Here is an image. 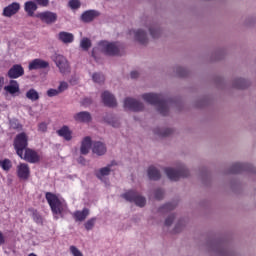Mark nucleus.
I'll return each instance as SVG.
<instances>
[{
  "label": "nucleus",
  "instance_id": "21",
  "mask_svg": "<svg viewBox=\"0 0 256 256\" xmlns=\"http://www.w3.org/2000/svg\"><path fill=\"white\" fill-rule=\"evenodd\" d=\"M74 119L79 123H90L92 118L91 113L83 111L75 114Z\"/></svg>",
  "mask_w": 256,
  "mask_h": 256
},
{
  "label": "nucleus",
  "instance_id": "34",
  "mask_svg": "<svg viewBox=\"0 0 256 256\" xmlns=\"http://www.w3.org/2000/svg\"><path fill=\"white\" fill-rule=\"evenodd\" d=\"M80 47L84 51H89V48L91 47V40L89 38H83L80 42Z\"/></svg>",
  "mask_w": 256,
  "mask_h": 256
},
{
  "label": "nucleus",
  "instance_id": "19",
  "mask_svg": "<svg viewBox=\"0 0 256 256\" xmlns=\"http://www.w3.org/2000/svg\"><path fill=\"white\" fill-rule=\"evenodd\" d=\"M58 39L61 41V43L68 45L69 43H73V41H75V36L72 33L62 31L59 32Z\"/></svg>",
  "mask_w": 256,
  "mask_h": 256
},
{
  "label": "nucleus",
  "instance_id": "17",
  "mask_svg": "<svg viewBox=\"0 0 256 256\" xmlns=\"http://www.w3.org/2000/svg\"><path fill=\"white\" fill-rule=\"evenodd\" d=\"M131 33L135 34V39L140 43L141 45H147L149 43V38H147V32L143 30H137V31H130Z\"/></svg>",
  "mask_w": 256,
  "mask_h": 256
},
{
  "label": "nucleus",
  "instance_id": "52",
  "mask_svg": "<svg viewBox=\"0 0 256 256\" xmlns=\"http://www.w3.org/2000/svg\"><path fill=\"white\" fill-rule=\"evenodd\" d=\"M96 53H97V48H93V49H92V57L95 59V61H97V55H96Z\"/></svg>",
  "mask_w": 256,
  "mask_h": 256
},
{
  "label": "nucleus",
  "instance_id": "40",
  "mask_svg": "<svg viewBox=\"0 0 256 256\" xmlns=\"http://www.w3.org/2000/svg\"><path fill=\"white\" fill-rule=\"evenodd\" d=\"M69 6L71 9H79V7H81V2H79V0H70Z\"/></svg>",
  "mask_w": 256,
  "mask_h": 256
},
{
  "label": "nucleus",
  "instance_id": "2",
  "mask_svg": "<svg viewBox=\"0 0 256 256\" xmlns=\"http://www.w3.org/2000/svg\"><path fill=\"white\" fill-rule=\"evenodd\" d=\"M45 197L53 215H61L63 217V202H61L59 197L51 192H46Z\"/></svg>",
  "mask_w": 256,
  "mask_h": 256
},
{
  "label": "nucleus",
  "instance_id": "12",
  "mask_svg": "<svg viewBox=\"0 0 256 256\" xmlns=\"http://www.w3.org/2000/svg\"><path fill=\"white\" fill-rule=\"evenodd\" d=\"M17 177L22 181H27L29 177H31V168H29V164L27 163H20L17 166Z\"/></svg>",
  "mask_w": 256,
  "mask_h": 256
},
{
  "label": "nucleus",
  "instance_id": "22",
  "mask_svg": "<svg viewBox=\"0 0 256 256\" xmlns=\"http://www.w3.org/2000/svg\"><path fill=\"white\" fill-rule=\"evenodd\" d=\"M98 16L99 12L95 10H88L82 14L81 19L84 21V23H91V21H93V19Z\"/></svg>",
  "mask_w": 256,
  "mask_h": 256
},
{
  "label": "nucleus",
  "instance_id": "46",
  "mask_svg": "<svg viewBox=\"0 0 256 256\" xmlns=\"http://www.w3.org/2000/svg\"><path fill=\"white\" fill-rule=\"evenodd\" d=\"M59 90L58 89H49L47 91V95L48 97H57V95H59Z\"/></svg>",
  "mask_w": 256,
  "mask_h": 256
},
{
  "label": "nucleus",
  "instance_id": "9",
  "mask_svg": "<svg viewBox=\"0 0 256 256\" xmlns=\"http://www.w3.org/2000/svg\"><path fill=\"white\" fill-rule=\"evenodd\" d=\"M4 91L11 97H17L21 95V88L17 80H10L9 84L4 86Z\"/></svg>",
  "mask_w": 256,
  "mask_h": 256
},
{
  "label": "nucleus",
  "instance_id": "50",
  "mask_svg": "<svg viewBox=\"0 0 256 256\" xmlns=\"http://www.w3.org/2000/svg\"><path fill=\"white\" fill-rule=\"evenodd\" d=\"M130 77H131V79H137V77H139V72H137V71H132V72L130 73Z\"/></svg>",
  "mask_w": 256,
  "mask_h": 256
},
{
  "label": "nucleus",
  "instance_id": "32",
  "mask_svg": "<svg viewBox=\"0 0 256 256\" xmlns=\"http://www.w3.org/2000/svg\"><path fill=\"white\" fill-rule=\"evenodd\" d=\"M149 32H150V35L153 39H159V37L161 35V29H159L155 26H151L149 28Z\"/></svg>",
  "mask_w": 256,
  "mask_h": 256
},
{
  "label": "nucleus",
  "instance_id": "28",
  "mask_svg": "<svg viewBox=\"0 0 256 256\" xmlns=\"http://www.w3.org/2000/svg\"><path fill=\"white\" fill-rule=\"evenodd\" d=\"M248 85H249V81L243 78L236 79L233 84L235 89H247Z\"/></svg>",
  "mask_w": 256,
  "mask_h": 256
},
{
  "label": "nucleus",
  "instance_id": "54",
  "mask_svg": "<svg viewBox=\"0 0 256 256\" xmlns=\"http://www.w3.org/2000/svg\"><path fill=\"white\" fill-rule=\"evenodd\" d=\"M178 229H179V225H176V226H175V229H174L175 233H179V230H178Z\"/></svg>",
  "mask_w": 256,
  "mask_h": 256
},
{
  "label": "nucleus",
  "instance_id": "47",
  "mask_svg": "<svg viewBox=\"0 0 256 256\" xmlns=\"http://www.w3.org/2000/svg\"><path fill=\"white\" fill-rule=\"evenodd\" d=\"M177 73L179 77H185V75H187V71L185 70V68H182V67H179L177 69Z\"/></svg>",
  "mask_w": 256,
  "mask_h": 256
},
{
  "label": "nucleus",
  "instance_id": "5",
  "mask_svg": "<svg viewBox=\"0 0 256 256\" xmlns=\"http://www.w3.org/2000/svg\"><path fill=\"white\" fill-rule=\"evenodd\" d=\"M164 171L170 181H179L181 178L189 177V170L185 166H182L178 170L165 168Z\"/></svg>",
  "mask_w": 256,
  "mask_h": 256
},
{
  "label": "nucleus",
  "instance_id": "53",
  "mask_svg": "<svg viewBox=\"0 0 256 256\" xmlns=\"http://www.w3.org/2000/svg\"><path fill=\"white\" fill-rule=\"evenodd\" d=\"M112 127H119V122H112Z\"/></svg>",
  "mask_w": 256,
  "mask_h": 256
},
{
  "label": "nucleus",
  "instance_id": "18",
  "mask_svg": "<svg viewBox=\"0 0 256 256\" xmlns=\"http://www.w3.org/2000/svg\"><path fill=\"white\" fill-rule=\"evenodd\" d=\"M243 171H251V166L249 164L235 163L230 169V173L237 175V173H243Z\"/></svg>",
  "mask_w": 256,
  "mask_h": 256
},
{
  "label": "nucleus",
  "instance_id": "29",
  "mask_svg": "<svg viewBox=\"0 0 256 256\" xmlns=\"http://www.w3.org/2000/svg\"><path fill=\"white\" fill-rule=\"evenodd\" d=\"M26 98L29 99V101H39V92L34 88L29 89L26 92Z\"/></svg>",
  "mask_w": 256,
  "mask_h": 256
},
{
  "label": "nucleus",
  "instance_id": "37",
  "mask_svg": "<svg viewBox=\"0 0 256 256\" xmlns=\"http://www.w3.org/2000/svg\"><path fill=\"white\" fill-rule=\"evenodd\" d=\"M177 207L176 203L169 202L160 208V211H173Z\"/></svg>",
  "mask_w": 256,
  "mask_h": 256
},
{
  "label": "nucleus",
  "instance_id": "51",
  "mask_svg": "<svg viewBox=\"0 0 256 256\" xmlns=\"http://www.w3.org/2000/svg\"><path fill=\"white\" fill-rule=\"evenodd\" d=\"M5 243V236H3V232L0 231V245H4Z\"/></svg>",
  "mask_w": 256,
  "mask_h": 256
},
{
  "label": "nucleus",
  "instance_id": "20",
  "mask_svg": "<svg viewBox=\"0 0 256 256\" xmlns=\"http://www.w3.org/2000/svg\"><path fill=\"white\" fill-rule=\"evenodd\" d=\"M56 133L59 135V137H63L65 141H71V139H73V132L69 129V126H63L57 130Z\"/></svg>",
  "mask_w": 256,
  "mask_h": 256
},
{
  "label": "nucleus",
  "instance_id": "16",
  "mask_svg": "<svg viewBox=\"0 0 256 256\" xmlns=\"http://www.w3.org/2000/svg\"><path fill=\"white\" fill-rule=\"evenodd\" d=\"M102 101L106 107H117V100L109 91H105L102 94Z\"/></svg>",
  "mask_w": 256,
  "mask_h": 256
},
{
  "label": "nucleus",
  "instance_id": "24",
  "mask_svg": "<svg viewBox=\"0 0 256 256\" xmlns=\"http://www.w3.org/2000/svg\"><path fill=\"white\" fill-rule=\"evenodd\" d=\"M92 151L99 156L105 155V153H107V147L103 142H94Z\"/></svg>",
  "mask_w": 256,
  "mask_h": 256
},
{
  "label": "nucleus",
  "instance_id": "43",
  "mask_svg": "<svg viewBox=\"0 0 256 256\" xmlns=\"http://www.w3.org/2000/svg\"><path fill=\"white\" fill-rule=\"evenodd\" d=\"M163 197H165V192L161 189H157L155 191V199H157L158 201H161V199H163Z\"/></svg>",
  "mask_w": 256,
  "mask_h": 256
},
{
  "label": "nucleus",
  "instance_id": "26",
  "mask_svg": "<svg viewBox=\"0 0 256 256\" xmlns=\"http://www.w3.org/2000/svg\"><path fill=\"white\" fill-rule=\"evenodd\" d=\"M24 10L28 13L29 17H33L35 11H37V4L33 1H27L24 4Z\"/></svg>",
  "mask_w": 256,
  "mask_h": 256
},
{
  "label": "nucleus",
  "instance_id": "33",
  "mask_svg": "<svg viewBox=\"0 0 256 256\" xmlns=\"http://www.w3.org/2000/svg\"><path fill=\"white\" fill-rule=\"evenodd\" d=\"M154 133L156 135H159L160 137H169V135L173 133V130L170 128H166L164 130H155Z\"/></svg>",
  "mask_w": 256,
  "mask_h": 256
},
{
  "label": "nucleus",
  "instance_id": "27",
  "mask_svg": "<svg viewBox=\"0 0 256 256\" xmlns=\"http://www.w3.org/2000/svg\"><path fill=\"white\" fill-rule=\"evenodd\" d=\"M148 177L152 181H159V179H161V172H159V170L154 166H150L148 168Z\"/></svg>",
  "mask_w": 256,
  "mask_h": 256
},
{
  "label": "nucleus",
  "instance_id": "1",
  "mask_svg": "<svg viewBox=\"0 0 256 256\" xmlns=\"http://www.w3.org/2000/svg\"><path fill=\"white\" fill-rule=\"evenodd\" d=\"M142 99H144L146 103H149L150 105H156L160 115H163V117L169 115V107L167 106L169 100H167L162 94L146 93L142 95Z\"/></svg>",
  "mask_w": 256,
  "mask_h": 256
},
{
  "label": "nucleus",
  "instance_id": "15",
  "mask_svg": "<svg viewBox=\"0 0 256 256\" xmlns=\"http://www.w3.org/2000/svg\"><path fill=\"white\" fill-rule=\"evenodd\" d=\"M48 67H49V62H47L43 59H39V58L32 60L28 65L29 71H37L39 69H47Z\"/></svg>",
  "mask_w": 256,
  "mask_h": 256
},
{
  "label": "nucleus",
  "instance_id": "6",
  "mask_svg": "<svg viewBox=\"0 0 256 256\" xmlns=\"http://www.w3.org/2000/svg\"><path fill=\"white\" fill-rule=\"evenodd\" d=\"M100 47H102L103 53H105V55H109L110 57L121 55V51L117 43L100 42Z\"/></svg>",
  "mask_w": 256,
  "mask_h": 256
},
{
  "label": "nucleus",
  "instance_id": "45",
  "mask_svg": "<svg viewBox=\"0 0 256 256\" xmlns=\"http://www.w3.org/2000/svg\"><path fill=\"white\" fill-rule=\"evenodd\" d=\"M173 221H175V215H170L165 220L166 227H171L173 225Z\"/></svg>",
  "mask_w": 256,
  "mask_h": 256
},
{
  "label": "nucleus",
  "instance_id": "38",
  "mask_svg": "<svg viewBox=\"0 0 256 256\" xmlns=\"http://www.w3.org/2000/svg\"><path fill=\"white\" fill-rule=\"evenodd\" d=\"M95 221H96V218H91L90 220H88L85 223L86 231H91V229H93V227H95Z\"/></svg>",
  "mask_w": 256,
  "mask_h": 256
},
{
  "label": "nucleus",
  "instance_id": "31",
  "mask_svg": "<svg viewBox=\"0 0 256 256\" xmlns=\"http://www.w3.org/2000/svg\"><path fill=\"white\" fill-rule=\"evenodd\" d=\"M0 167L3 169V171H11L13 163H11V160L5 158L4 160H0Z\"/></svg>",
  "mask_w": 256,
  "mask_h": 256
},
{
  "label": "nucleus",
  "instance_id": "4",
  "mask_svg": "<svg viewBox=\"0 0 256 256\" xmlns=\"http://www.w3.org/2000/svg\"><path fill=\"white\" fill-rule=\"evenodd\" d=\"M121 197L130 203H135V205L138 207H145V204L147 203L145 197L141 196L135 190H129L128 192L122 194Z\"/></svg>",
  "mask_w": 256,
  "mask_h": 256
},
{
  "label": "nucleus",
  "instance_id": "10",
  "mask_svg": "<svg viewBox=\"0 0 256 256\" xmlns=\"http://www.w3.org/2000/svg\"><path fill=\"white\" fill-rule=\"evenodd\" d=\"M36 17L47 25H51L57 21V13L51 11L40 12L36 14Z\"/></svg>",
  "mask_w": 256,
  "mask_h": 256
},
{
  "label": "nucleus",
  "instance_id": "14",
  "mask_svg": "<svg viewBox=\"0 0 256 256\" xmlns=\"http://www.w3.org/2000/svg\"><path fill=\"white\" fill-rule=\"evenodd\" d=\"M20 9L21 4H19V2H13L3 9L2 15L3 17H13V15L19 13Z\"/></svg>",
  "mask_w": 256,
  "mask_h": 256
},
{
  "label": "nucleus",
  "instance_id": "13",
  "mask_svg": "<svg viewBox=\"0 0 256 256\" xmlns=\"http://www.w3.org/2000/svg\"><path fill=\"white\" fill-rule=\"evenodd\" d=\"M54 63L56 64V67H58L60 73H69V62L65 56L59 54L56 55L54 57Z\"/></svg>",
  "mask_w": 256,
  "mask_h": 256
},
{
  "label": "nucleus",
  "instance_id": "44",
  "mask_svg": "<svg viewBox=\"0 0 256 256\" xmlns=\"http://www.w3.org/2000/svg\"><path fill=\"white\" fill-rule=\"evenodd\" d=\"M47 123L46 122H41L38 124V131L41 133H47Z\"/></svg>",
  "mask_w": 256,
  "mask_h": 256
},
{
  "label": "nucleus",
  "instance_id": "42",
  "mask_svg": "<svg viewBox=\"0 0 256 256\" xmlns=\"http://www.w3.org/2000/svg\"><path fill=\"white\" fill-rule=\"evenodd\" d=\"M69 88V84L67 82H61L58 86V93H63V91H67Z\"/></svg>",
  "mask_w": 256,
  "mask_h": 256
},
{
  "label": "nucleus",
  "instance_id": "7",
  "mask_svg": "<svg viewBox=\"0 0 256 256\" xmlns=\"http://www.w3.org/2000/svg\"><path fill=\"white\" fill-rule=\"evenodd\" d=\"M20 159H23L24 161H27V163H39L41 161V155L39 153L31 148H26L24 150V153L22 152V155L19 156Z\"/></svg>",
  "mask_w": 256,
  "mask_h": 256
},
{
  "label": "nucleus",
  "instance_id": "30",
  "mask_svg": "<svg viewBox=\"0 0 256 256\" xmlns=\"http://www.w3.org/2000/svg\"><path fill=\"white\" fill-rule=\"evenodd\" d=\"M111 166L112 165H108L107 167L101 168L99 172L96 173V177L98 179H103V177L109 175V173H111Z\"/></svg>",
  "mask_w": 256,
  "mask_h": 256
},
{
  "label": "nucleus",
  "instance_id": "36",
  "mask_svg": "<svg viewBox=\"0 0 256 256\" xmlns=\"http://www.w3.org/2000/svg\"><path fill=\"white\" fill-rule=\"evenodd\" d=\"M10 127L11 129H15L17 131H20L21 129H23V125H21V123H19V120L17 119L10 120Z\"/></svg>",
  "mask_w": 256,
  "mask_h": 256
},
{
  "label": "nucleus",
  "instance_id": "25",
  "mask_svg": "<svg viewBox=\"0 0 256 256\" xmlns=\"http://www.w3.org/2000/svg\"><path fill=\"white\" fill-rule=\"evenodd\" d=\"M75 221H85L89 217V209L84 208L82 211H75L73 213Z\"/></svg>",
  "mask_w": 256,
  "mask_h": 256
},
{
  "label": "nucleus",
  "instance_id": "41",
  "mask_svg": "<svg viewBox=\"0 0 256 256\" xmlns=\"http://www.w3.org/2000/svg\"><path fill=\"white\" fill-rule=\"evenodd\" d=\"M70 253L73 256H83V253L79 251V249L76 246H70Z\"/></svg>",
  "mask_w": 256,
  "mask_h": 256
},
{
  "label": "nucleus",
  "instance_id": "39",
  "mask_svg": "<svg viewBox=\"0 0 256 256\" xmlns=\"http://www.w3.org/2000/svg\"><path fill=\"white\" fill-rule=\"evenodd\" d=\"M32 217H33L35 223H42L43 222V218L40 216V214H39V212H37V210H33Z\"/></svg>",
  "mask_w": 256,
  "mask_h": 256
},
{
  "label": "nucleus",
  "instance_id": "8",
  "mask_svg": "<svg viewBox=\"0 0 256 256\" xmlns=\"http://www.w3.org/2000/svg\"><path fill=\"white\" fill-rule=\"evenodd\" d=\"M25 75V68L21 64H14L7 72V77L11 80L19 79Z\"/></svg>",
  "mask_w": 256,
  "mask_h": 256
},
{
  "label": "nucleus",
  "instance_id": "3",
  "mask_svg": "<svg viewBox=\"0 0 256 256\" xmlns=\"http://www.w3.org/2000/svg\"><path fill=\"white\" fill-rule=\"evenodd\" d=\"M29 145V137L25 132H22L18 135H16L14 139V149L18 155V157H21L23 153L25 152V149H27Z\"/></svg>",
  "mask_w": 256,
  "mask_h": 256
},
{
  "label": "nucleus",
  "instance_id": "23",
  "mask_svg": "<svg viewBox=\"0 0 256 256\" xmlns=\"http://www.w3.org/2000/svg\"><path fill=\"white\" fill-rule=\"evenodd\" d=\"M90 149H91V137L86 136L84 137L81 143V147H80L81 155H87Z\"/></svg>",
  "mask_w": 256,
  "mask_h": 256
},
{
  "label": "nucleus",
  "instance_id": "48",
  "mask_svg": "<svg viewBox=\"0 0 256 256\" xmlns=\"http://www.w3.org/2000/svg\"><path fill=\"white\" fill-rule=\"evenodd\" d=\"M36 3L41 5V7H47L49 5V0H34Z\"/></svg>",
  "mask_w": 256,
  "mask_h": 256
},
{
  "label": "nucleus",
  "instance_id": "11",
  "mask_svg": "<svg viewBox=\"0 0 256 256\" xmlns=\"http://www.w3.org/2000/svg\"><path fill=\"white\" fill-rule=\"evenodd\" d=\"M124 109L137 112V111H143L144 106H143V103L128 97L124 100Z\"/></svg>",
  "mask_w": 256,
  "mask_h": 256
},
{
  "label": "nucleus",
  "instance_id": "49",
  "mask_svg": "<svg viewBox=\"0 0 256 256\" xmlns=\"http://www.w3.org/2000/svg\"><path fill=\"white\" fill-rule=\"evenodd\" d=\"M91 103H93L91 98H84L82 101V105H91Z\"/></svg>",
  "mask_w": 256,
  "mask_h": 256
},
{
  "label": "nucleus",
  "instance_id": "35",
  "mask_svg": "<svg viewBox=\"0 0 256 256\" xmlns=\"http://www.w3.org/2000/svg\"><path fill=\"white\" fill-rule=\"evenodd\" d=\"M92 79L94 83H104L105 82V76L101 73H94L92 75Z\"/></svg>",
  "mask_w": 256,
  "mask_h": 256
}]
</instances>
